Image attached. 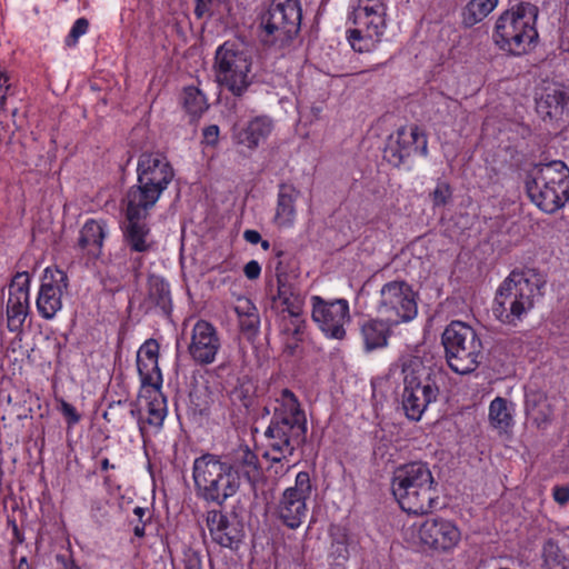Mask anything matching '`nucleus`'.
Listing matches in <instances>:
<instances>
[{
    "label": "nucleus",
    "mask_w": 569,
    "mask_h": 569,
    "mask_svg": "<svg viewBox=\"0 0 569 569\" xmlns=\"http://www.w3.org/2000/svg\"><path fill=\"white\" fill-rule=\"evenodd\" d=\"M273 416L264 436L269 450L264 453L273 463L289 461L297 447L306 440L307 420L295 393L282 389L276 398Z\"/></svg>",
    "instance_id": "nucleus-1"
},
{
    "label": "nucleus",
    "mask_w": 569,
    "mask_h": 569,
    "mask_svg": "<svg viewBox=\"0 0 569 569\" xmlns=\"http://www.w3.org/2000/svg\"><path fill=\"white\" fill-rule=\"evenodd\" d=\"M543 284L535 270L512 271L496 292L492 306L496 319L506 326L518 327L533 309Z\"/></svg>",
    "instance_id": "nucleus-2"
},
{
    "label": "nucleus",
    "mask_w": 569,
    "mask_h": 569,
    "mask_svg": "<svg viewBox=\"0 0 569 569\" xmlns=\"http://www.w3.org/2000/svg\"><path fill=\"white\" fill-rule=\"evenodd\" d=\"M437 483L427 462L399 466L391 480L392 493L401 509L409 513L429 512L438 499Z\"/></svg>",
    "instance_id": "nucleus-3"
},
{
    "label": "nucleus",
    "mask_w": 569,
    "mask_h": 569,
    "mask_svg": "<svg viewBox=\"0 0 569 569\" xmlns=\"http://www.w3.org/2000/svg\"><path fill=\"white\" fill-rule=\"evenodd\" d=\"M174 178V170L160 152H143L138 158L137 183L130 187L123 203L131 210H151Z\"/></svg>",
    "instance_id": "nucleus-4"
},
{
    "label": "nucleus",
    "mask_w": 569,
    "mask_h": 569,
    "mask_svg": "<svg viewBox=\"0 0 569 569\" xmlns=\"http://www.w3.org/2000/svg\"><path fill=\"white\" fill-rule=\"evenodd\" d=\"M192 478L197 496L217 506H223L240 488V477L234 466L211 453L194 459Z\"/></svg>",
    "instance_id": "nucleus-5"
},
{
    "label": "nucleus",
    "mask_w": 569,
    "mask_h": 569,
    "mask_svg": "<svg viewBox=\"0 0 569 569\" xmlns=\"http://www.w3.org/2000/svg\"><path fill=\"white\" fill-rule=\"evenodd\" d=\"M398 368L403 377L402 408L409 419L418 421L439 396L436 376L413 355L401 356L393 365V370Z\"/></svg>",
    "instance_id": "nucleus-6"
},
{
    "label": "nucleus",
    "mask_w": 569,
    "mask_h": 569,
    "mask_svg": "<svg viewBox=\"0 0 569 569\" xmlns=\"http://www.w3.org/2000/svg\"><path fill=\"white\" fill-rule=\"evenodd\" d=\"M537 17L538 8L529 2L506 10L496 21L492 36L495 43L515 56L527 53L538 39Z\"/></svg>",
    "instance_id": "nucleus-7"
},
{
    "label": "nucleus",
    "mask_w": 569,
    "mask_h": 569,
    "mask_svg": "<svg viewBox=\"0 0 569 569\" xmlns=\"http://www.w3.org/2000/svg\"><path fill=\"white\" fill-rule=\"evenodd\" d=\"M526 189L539 209L553 213L569 200V168L560 160L539 164L529 173Z\"/></svg>",
    "instance_id": "nucleus-8"
},
{
    "label": "nucleus",
    "mask_w": 569,
    "mask_h": 569,
    "mask_svg": "<svg viewBox=\"0 0 569 569\" xmlns=\"http://www.w3.org/2000/svg\"><path fill=\"white\" fill-rule=\"evenodd\" d=\"M347 38L355 51L369 52L381 41L387 29V4L382 0H355L348 14Z\"/></svg>",
    "instance_id": "nucleus-9"
},
{
    "label": "nucleus",
    "mask_w": 569,
    "mask_h": 569,
    "mask_svg": "<svg viewBox=\"0 0 569 569\" xmlns=\"http://www.w3.org/2000/svg\"><path fill=\"white\" fill-rule=\"evenodd\" d=\"M213 71L221 88L241 97L254 78L251 53L242 43L226 41L216 50Z\"/></svg>",
    "instance_id": "nucleus-10"
},
{
    "label": "nucleus",
    "mask_w": 569,
    "mask_h": 569,
    "mask_svg": "<svg viewBox=\"0 0 569 569\" xmlns=\"http://www.w3.org/2000/svg\"><path fill=\"white\" fill-rule=\"evenodd\" d=\"M442 345L449 367L459 375L475 371L482 359V342L476 330L461 321H452L443 331Z\"/></svg>",
    "instance_id": "nucleus-11"
},
{
    "label": "nucleus",
    "mask_w": 569,
    "mask_h": 569,
    "mask_svg": "<svg viewBox=\"0 0 569 569\" xmlns=\"http://www.w3.org/2000/svg\"><path fill=\"white\" fill-rule=\"evenodd\" d=\"M375 309L389 325L408 322L418 313L416 293L403 280L389 281L379 290Z\"/></svg>",
    "instance_id": "nucleus-12"
},
{
    "label": "nucleus",
    "mask_w": 569,
    "mask_h": 569,
    "mask_svg": "<svg viewBox=\"0 0 569 569\" xmlns=\"http://www.w3.org/2000/svg\"><path fill=\"white\" fill-rule=\"evenodd\" d=\"M311 492L312 486L309 473L306 471L299 472L296 476L295 485L282 492L277 503V516L284 526L297 529L302 525L308 513L307 500Z\"/></svg>",
    "instance_id": "nucleus-13"
},
{
    "label": "nucleus",
    "mask_w": 569,
    "mask_h": 569,
    "mask_svg": "<svg viewBox=\"0 0 569 569\" xmlns=\"http://www.w3.org/2000/svg\"><path fill=\"white\" fill-rule=\"evenodd\" d=\"M311 318L326 337L342 340L346 337L345 326L350 322L349 302L346 299L325 300L312 296Z\"/></svg>",
    "instance_id": "nucleus-14"
},
{
    "label": "nucleus",
    "mask_w": 569,
    "mask_h": 569,
    "mask_svg": "<svg viewBox=\"0 0 569 569\" xmlns=\"http://www.w3.org/2000/svg\"><path fill=\"white\" fill-rule=\"evenodd\" d=\"M409 531L420 545L441 552L452 550L461 539V532L456 523L440 517H431L413 523Z\"/></svg>",
    "instance_id": "nucleus-15"
},
{
    "label": "nucleus",
    "mask_w": 569,
    "mask_h": 569,
    "mask_svg": "<svg viewBox=\"0 0 569 569\" xmlns=\"http://www.w3.org/2000/svg\"><path fill=\"white\" fill-rule=\"evenodd\" d=\"M301 22L299 0H272L260 17V26L268 36H288L298 32Z\"/></svg>",
    "instance_id": "nucleus-16"
},
{
    "label": "nucleus",
    "mask_w": 569,
    "mask_h": 569,
    "mask_svg": "<svg viewBox=\"0 0 569 569\" xmlns=\"http://www.w3.org/2000/svg\"><path fill=\"white\" fill-rule=\"evenodd\" d=\"M415 154H428V139L418 126L400 128L396 136H391L385 150V158L398 167Z\"/></svg>",
    "instance_id": "nucleus-17"
},
{
    "label": "nucleus",
    "mask_w": 569,
    "mask_h": 569,
    "mask_svg": "<svg viewBox=\"0 0 569 569\" xmlns=\"http://www.w3.org/2000/svg\"><path fill=\"white\" fill-rule=\"evenodd\" d=\"M68 288V276L60 269L46 268L38 291L36 307L39 315L50 320L62 308V296Z\"/></svg>",
    "instance_id": "nucleus-18"
},
{
    "label": "nucleus",
    "mask_w": 569,
    "mask_h": 569,
    "mask_svg": "<svg viewBox=\"0 0 569 569\" xmlns=\"http://www.w3.org/2000/svg\"><path fill=\"white\" fill-rule=\"evenodd\" d=\"M30 274L27 271L18 272L11 280L6 307L7 326L11 332L19 331L30 309Z\"/></svg>",
    "instance_id": "nucleus-19"
},
{
    "label": "nucleus",
    "mask_w": 569,
    "mask_h": 569,
    "mask_svg": "<svg viewBox=\"0 0 569 569\" xmlns=\"http://www.w3.org/2000/svg\"><path fill=\"white\" fill-rule=\"evenodd\" d=\"M220 349L221 340L216 327L206 320H198L192 327L188 345L191 359L200 366L211 365Z\"/></svg>",
    "instance_id": "nucleus-20"
},
{
    "label": "nucleus",
    "mask_w": 569,
    "mask_h": 569,
    "mask_svg": "<svg viewBox=\"0 0 569 569\" xmlns=\"http://www.w3.org/2000/svg\"><path fill=\"white\" fill-rule=\"evenodd\" d=\"M149 396L146 400L144 408H137L133 403L121 401L112 402L109 405L108 410L104 411L103 417L108 420V416L118 407H129V412L132 418L138 420L140 431H144V423L159 429L167 416L166 399L160 392V388H151L148 390Z\"/></svg>",
    "instance_id": "nucleus-21"
},
{
    "label": "nucleus",
    "mask_w": 569,
    "mask_h": 569,
    "mask_svg": "<svg viewBox=\"0 0 569 569\" xmlns=\"http://www.w3.org/2000/svg\"><path fill=\"white\" fill-rule=\"evenodd\" d=\"M277 293L272 297L271 308L279 315L303 311L306 296L300 288L296 277L288 274L281 263L276 267Z\"/></svg>",
    "instance_id": "nucleus-22"
},
{
    "label": "nucleus",
    "mask_w": 569,
    "mask_h": 569,
    "mask_svg": "<svg viewBox=\"0 0 569 569\" xmlns=\"http://www.w3.org/2000/svg\"><path fill=\"white\" fill-rule=\"evenodd\" d=\"M206 521L210 537L217 545L230 549L238 548L243 538V527L237 517L213 509L207 512Z\"/></svg>",
    "instance_id": "nucleus-23"
},
{
    "label": "nucleus",
    "mask_w": 569,
    "mask_h": 569,
    "mask_svg": "<svg viewBox=\"0 0 569 569\" xmlns=\"http://www.w3.org/2000/svg\"><path fill=\"white\" fill-rule=\"evenodd\" d=\"M127 222L123 226V241L130 251L133 252H148L152 248V240L150 239V229L143 222L149 216L151 210H131L130 203H124Z\"/></svg>",
    "instance_id": "nucleus-24"
},
{
    "label": "nucleus",
    "mask_w": 569,
    "mask_h": 569,
    "mask_svg": "<svg viewBox=\"0 0 569 569\" xmlns=\"http://www.w3.org/2000/svg\"><path fill=\"white\" fill-rule=\"evenodd\" d=\"M109 233L110 229L104 220H87L80 230L78 247L86 251L88 256L98 258L101 254L103 241Z\"/></svg>",
    "instance_id": "nucleus-25"
},
{
    "label": "nucleus",
    "mask_w": 569,
    "mask_h": 569,
    "mask_svg": "<svg viewBox=\"0 0 569 569\" xmlns=\"http://www.w3.org/2000/svg\"><path fill=\"white\" fill-rule=\"evenodd\" d=\"M273 130V121L267 116H259L250 120L246 127L234 132L236 143L254 150L267 140Z\"/></svg>",
    "instance_id": "nucleus-26"
},
{
    "label": "nucleus",
    "mask_w": 569,
    "mask_h": 569,
    "mask_svg": "<svg viewBox=\"0 0 569 569\" xmlns=\"http://www.w3.org/2000/svg\"><path fill=\"white\" fill-rule=\"evenodd\" d=\"M300 197V190L289 183L279 186L277 207L273 221L279 228H290L297 217L296 201Z\"/></svg>",
    "instance_id": "nucleus-27"
},
{
    "label": "nucleus",
    "mask_w": 569,
    "mask_h": 569,
    "mask_svg": "<svg viewBox=\"0 0 569 569\" xmlns=\"http://www.w3.org/2000/svg\"><path fill=\"white\" fill-rule=\"evenodd\" d=\"M382 318L368 319L360 323V336L365 350L371 352L377 349L385 348L391 333V327Z\"/></svg>",
    "instance_id": "nucleus-28"
},
{
    "label": "nucleus",
    "mask_w": 569,
    "mask_h": 569,
    "mask_svg": "<svg viewBox=\"0 0 569 569\" xmlns=\"http://www.w3.org/2000/svg\"><path fill=\"white\" fill-rule=\"evenodd\" d=\"M552 406L548 397L540 391H531L526 396L527 418L539 429H545L551 421Z\"/></svg>",
    "instance_id": "nucleus-29"
},
{
    "label": "nucleus",
    "mask_w": 569,
    "mask_h": 569,
    "mask_svg": "<svg viewBox=\"0 0 569 569\" xmlns=\"http://www.w3.org/2000/svg\"><path fill=\"white\" fill-rule=\"evenodd\" d=\"M515 406L502 397H496L489 405L488 419L492 428L506 432L513 426Z\"/></svg>",
    "instance_id": "nucleus-30"
},
{
    "label": "nucleus",
    "mask_w": 569,
    "mask_h": 569,
    "mask_svg": "<svg viewBox=\"0 0 569 569\" xmlns=\"http://www.w3.org/2000/svg\"><path fill=\"white\" fill-rule=\"evenodd\" d=\"M567 103V94L560 89H553L537 101V109L545 117L557 118L562 114Z\"/></svg>",
    "instance_id": "nucleus-31"
},
{
    "label": "nucleus",
    "mask_w": 569,
    "mask_h": 569,
    "mask_svg": "<svg viewBox=\"0 0 569 569\" xmlns=\"http://www.w3.org/2000/svg\"><path fill=\"white\" fill-rule=\"evenodd\" d=\"M498 4V0H470L463 10V22L473 26L482 21Z\"/></svg>",
    "instance_id": "nucleus-32"
},
{
    "label": "nucleus",
    "mask_w": 569,
    "mask_h": 569,
    "mask_svg": "<svg viewBox=\"0 0 569 569\" xmlns=\"http://www.w3.org/2000/svg\"><path fill=\"white\" fill-rule=\"evenodd\" d=\"M182 104L192 119L199 118L209 108L206 96L196 87L184 88Z\"/></svg>",
    "instance_id": "nucleus-33"
},
{
    "label": "nucleus",
    "mask_w": 569,
    "mask_h": 569,
    "mask_svg": "<svg viewBox=\"0 0 569 569\" xmlns=\"http://www.w3.org/2000/svg\"><path fill=\"white\" fill-rule=\"evenodd\" d=\"M137 367L143 387L161 388L162 376L158 360L137 358Z\"/></svg>",
    "instance_id": "nucleus-34"
},
{
    "label": "nucleus",
    "mask_w": 569,
    "mask_h": 569,
    "mask_svg": "<svg viewBox=\"0 0 569 569\" xmlns=\"http://www.w3.org/2000/svg\"><path fill=\"white\" fill-rule=\"evenodd\" d=\"M543 562L547 569H568L569 559L559 548L558 543L549 539L542 548Z\"/></svg>",
    "instance_id": "nucleus-35"
},
{
    "label": "nucleus",
    "mask_w": 569,
    "mask_h": 569,
    "mask_svg": "<svg viewBox=\"0 0 569 569\" xmlns=\"http://www.w3.org/2000/svg\"><path fill=\"white\" fill-rule=\"evenodd\" d=\"M281 317V332L289 338L299 341L302 339L306 328L305 312L284 313Z\"/></svg>",
    "instance_id": "nucleus-36"
},
{
    "label": "nucleus",
    "mask_w": 569,
    "mask_h": 569,
    "mask_svg": "<svg viewBox=\"0 0 569 569\" xmlns=\"http://www.w3.org/2000/svg\"><path fill=\"white\" fill-rule=\"evenodd\" d=\"M149 298L156 306L166 311L170 307L171 301L169 284L159 277H150Z\"/></svg>",
    "instance_id": "nucleus-37"
},
{
    "label": "nucleus",
    "mask_w": 569,
    "mask_h": 569,
    "mask_svg": "<svg viewBox=\"0 0 569 569\" xmlns=\"http://www.w3.org/2000/svg\"><path fill=\"white\" fill-rule=\"evenodd\" d=\"M349 556L347 537L341 535L340 538L332 541L329 557L332 558L337 566H342L348 561Z\"/></svg>",
    "instance_id": "nucleus-38"
},
{
    "label": "nucleus",
    "mask_w": 569,
    "mask_h": 569,
    "mask_svg": "<svg viewBox=\"0 0 569 569\" xmlns=\"http://www.w3.org/2000/svg\"><path fill=\"white\" fill-rule=\"evenodd\" d=\"M452 197V190L448 182L438 181L435 190L430 193L433 207H445Z\"/></svg>",
    "instance_id": "nucleus-39"
},
{
    "label": "nucleus",
    "mask_w": 569,
    "mask_h": 569,
    "mask_svg": "<svg viewBox=\"0 0 569 569\" xmlns=\"http://www.w3.org/2000/svg\"><path fill=\"white\" fill-rule=\"evenodd\" d=\"M89 28V22L86 18H79L73 23L69 34L66 38V44L68 47H73L77 44L79 38L87 33Z\"/></svg>",
    "instance_id": "nucleus-40"
},
{
    "label": "nucleus",
    "mask_w": 569,
    "mask_h": 569,
    "mask_svg": "<svg viewBox=\"0 0 569 569\" xmlns=\"http://www.w3.org/2000/svg\"><path fill=\"white\" fill-rule=\"evenodd\" d=\"M238 461L247 475L258 470V457L248 448L241 449L238 453Z\"/></svg>",
    "instance_id": "nucleus-41"
},
{
    "label": "nucleus",
    "mask_w": 569,
    "mask_h": 569,
    "mask_svg": "<svg viewBox=\"0 0 569 569\" xmlns=\"http://www.w3.org/2000/svg\"><path fill=\"white\" fill-rule=\"evenodd\" d=\"M159 356V345L156 340L150 339L147 340L138 350L137 358L138 359H153L158 360Z\"/></svg>",
    "instance_id": "nucleus-42"
},
{
    "label": "nucleus",
    "mask_w": 569,
    "mask_h": 569,
    "mask_svg": "<svg viewBox=\"0 0 569 569\" xmlns=\"http://www.w3.org/2000/svg\"><path fill=\"white\" fill-rule=\"evenodd\" d=\"M60 412L66 418L68 426H74L80 421V415L78 413L77 409L69 402L61 400L60 401Z\"/></svg>",
    "instance_id": "nucleus-43"
},
{
    "label": "nucleus",
    "mask_w": 569,
    "mask_h": 569,
    "mask_svg": "<svg viewBox=\"0 0 569 569\" xmlns=\"http://www.w3.org/2000/svg\"><path fill=\"white\" fill-rule=\"evenodd\" d=\"M234 311L239 316V318H247V317H251V315H257V308L247 298H239L237 300V305L234 306Z\"/></svg>",
    "instance_id": "nucleus-44"
},
{
    "label": "nucleus",
    "mask_w": 569,
    "mask_h": 569,
    "mask_svg": "<svg viewBox=\"0 0 569 569\" xmlns=\"http://www.w3.org/2000/svg\"><path fill=\"white\" fill-rule=\"evenodd\" d=\"M243 272L248 279L254 280L259 278L261 273V267L258 261L251 260L248 263H246Z\"/></svg>",
    "instance_id": "nucleus-45"
},
{
    "label": "nucleus",
    "mask_w": 569,
    "mask_h": 569,
    "mask_svg": "<svg viewBox=\"0 0 569 569\" xmlns=\"http://www.w3.org/2000/svg\"><path fill=\"white\" fill-rule=\"evenodd\" d=\"M553 499L559 505H566L569 501V487L568 486H556L552 490Z\"/></svg>",
    "instance_id": "nucleus-46"
},
{
    "label": "nucleus",
    "mask_w": 569,
    "mask_h": 569,
    "mask_svg": "<svg viewBox=\"0 0 569 569\" xmlns=\"http://www.w3.org/2000/svg\"><path fill=\"white\" fill-rule=\"evenodd\" d=\"M219 137V127L211 124L203 130V139L207 144L214 146Z\"/></svg>",
    "instance_id": "nucleus-47"
},
{
    "label": "nucleus",
    "mask_w": 569,
    "mask_h": 569,
    "mask_svg": "<svg viewBox=\"0 0 569 569\" xmlns=\"http://www.w3.org/2000/svg\"><path fill=\"white\" fill-rule=\"evenodd\" d=\"M240 325H241V328L244 330H252V331L257 330L258 325H259L258 313L251 315V317L240 318Z\"/></svg>",
    "instance_id": "nucleus-48"
},
{
    "label": "nucleus",
    "mask_w": 569,
    "mask_h": 569,
    "mask_svg": "<svg viewBox=\"0 0 569 569\" xmlns=\"http://www.w3.org/2000/svg\"><path fill=\"white\" fill-rule=\"evenodd\" d=\"M243 238L247 242L257 244L261 241V236L257 230L248 229L243 232Z\"/></svg>",
    "instance_id": "nucleus-49"
},
{
    "label": "nucleus",
    "mask_w": 569,
    "mask_h": 569,
    "mask_svg": "<svg viewBox=\"0 0 569 569\" xmlns=\"http://www.w3.org/2000/svg\"><path fill=\"white\" fill-rule=\"evenodd\" d=\"M8 81L9 77L3 71H0V104H2L4 101V93L9 88Z\"/></svg>",
    "instance_id": "nucleus-50"
},
{
    "label": "nucleus",
    "mask_w": 569,
    "mask_h": 569,
    "mask_svg": "<svg viewBox=\"0 0 569 569\" xmlns=\"http://www.w3.org/2000/svg\"><path fill=\"white\" fill-rule=\"evenodd\" d=\"M210 2L211 1L196 2L194 14L198 18H202L203 14L208 11V6Z\"/></svg>",
    "instance_id": "nucleus-51"
},
{
    "label": "nucleus",
    "mask_w": 569,
    "mask_h": 569,
    "mask_svg": "<svg viewBox=\"0 0 569 569\" xmlns=\"http://www.w3.org/2000/svg\"><path fill=\"white\" fill-rule=\"evenodd\" d=\"M144 530H146V523H144V521H141V522H140V521H138V523H137V525H134V527H133V533H134V536H136V537H138V538H142V537H144V535H146Z\"/></svg>",
    "instance_id": "nucleus-52"
},
{
    "label": "nucleus",
    "mask_w": 569,
    "mask_h": 569,
    "mask_svg": "<svg viewBox=\"0 0 569 569\" xmlns=\"http://www.w3.org/2000/svg\"><path fill=\"white\" fill-rule=\"evenodd\" d=\"M146 512H147V509L142 508V507H136L133 509V515L138 518V521H140V522L143 521L142 519H143Z\"/></svg>",
    "instance_id": "nucleus-53"
},
{
    "label": "nucleus",
    "mask_w": 569,
    "mask_h": 569,
    "mask_svg": "<svg viewBox=\"0 0 569 569\" xmlns=\"http://www.w3.org/2000/svg\"><path fill=\"white\" fill-rule=\"evenodd\" d=\"M114 468H116V466L110 463L108 458H103L101 460V469L102 470L114 469Z\"/></svg>",
    "instance_id": "nucleus-54"
},
{
    "label": "nucleus",
    "mask_w": 569,
    "mask_h": 569,
    "mask_svg": "<svg viewBox=\"0 0 569 569\" xmlns=\"http://www.w3.org/2000/svg\"><path fill=\"white\" fill-rule=\"evenodd\" d=\"M17 569H30V566L24 557L20 559Z\"/></svg>",
    "instance_id": "nucleus-55"
},
{
    "label": "nucleus",
    "mask_w": 569,
    "mask_h": 569,
    "mask_svg": "<svg viewBox=\"0 0 569 569\" xmlns=\"http://www.w3.org/2000/svg\"><path fill=\"white\" fill-rule=\"evenodd\" d=\"M441 100L443 101V104L447 107V108H450L452 104H457V101L456 100H452L448 97H442Z\"/></svg>",
    "instance_id": "nucleus-56"
},
{
    "label": "nucleus",
    "mask_w": 569,
    "mask_h": 569,
    "mask_svg": "<svg viewBox=\"0 0 569 569\" xmlns=\"http://www.w3.org/2000/svg\"><path fill=\"white\" fill-rule=\"evenodd\" d=\"M188 569H199V560L198 559L190 560L189 565H188Z\"/></svg>",
    "instance_id": "nucleus-57"
},
{
    "label": "nucleus",
    "mask_w": 569,
    "mask_h": 569,
    "mask_svg": "<svg viewBox=\"0 0 569 569\" xmlns=\"http://www.w3.org/2000/svg\"><path fill=\"white\" fill-rule=\"evenodd\" d=\"M260 243H261V248L263 250H269L270 249V242L268 240H262L261 239Z\"/></svg>",
    "instance_id": "nucleus-58"
},
{
    "label": "nucleus",
    "mask_w": 569,
    "mask_h": 569,
    "mask_svg": "<svg viewBox=\"0 0 569 569\" xmlns=\"http://www.w3.org/2000/svg\"><path fill=\"white\" fill-rule=\"evenodd\" d=\"M290 469V466H287L283 472H287Z\"/></svg>",
    "instance_id": "nucleus-59"
}]
</instances>
